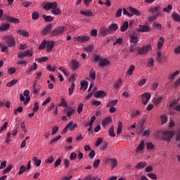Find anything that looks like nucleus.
Here are the masks:
<instances>
[{
	"label": "nucleus",
	"mask_w": 180,
	"mask_h": 180,
	"mask_svg": "<svg viewBox=\"0 0 180 180\" xmlns=\"http://www.w3.org/2000/svg\"><path fill=\"white\" fill-rule=\"evenodd\" d=\"M174 134H175V131H158L155 134V137H157V139H161V136H162V139L166 140L167 141H169V140H171V139H172L174 136Z\"/></svg>",
	"instance_id": "f257e3e1"
},
{
	"label": "nucleus",
	"mask_w": 180,
	"mask_h": 180,
	"mask_svg": "<svg viewBox=\"0 0 180 180\" xmlns=\"http://www.w3.org/2000/svg\"><path fill=\"white\" fill-rule=\"evenodd\" d=\"M160 6H156L151 8L148 10V12H152V13L155 15L149 17V20L153 21L157 19L158 16H160L161 13H162V11H160Z\"/></svg>",
	"instance_id": "f03ea898"
},
{
	"label": "nucleus",
	"mask_w": 180,
	"mask_h": 180,
	"mask_svg": "<svg viewBox=\"0 0 180 180\" xmlns=\"http://www.w3.org/2000/svg\"><path fill=\"white\" fill-rule=\"evenodd\" d=\"M151 49L150 44L143 46L138 49V54H139V56H146V54H148V52L151 51Z\"/></svg>",
	"instance_id": "7ed1b4c3"
},
{
	"label": "nucleus",
	"mask_w": 180,
	"mask_h": 180,
	"mask_svg": "<svg viewBox=\"0 0 180 180\" xmlns=\"http://www.w3.org/2000/svg\"><path fill=\"white\" fill-rule=\"evenodd\" d=\"M5 43L8 44V47H13L16 44L15 39L12 36H6L4 37Z\"/></svg>",
	"instance_id": "20e7f679"
},
{
	"label": "nucleus",
	"mask_w": 180,
	"mask_h": 180,
	"mask_svg": "<svg viewBox=\"0 0 180 180\" xmlns=\"http://www.w3.org/2000/svg\"><path fill=\"white\" fill-rule=\"evenodd\" d=\"M32 57L33 56V50H26L24 52H19L18 53V58H23V57Z\"/></svg>",
	"instance_id": "39448f33"
},
{
	"label": "nucleus",
	"mask_w": 180,
	"mask_h": 180,
	"mask_svg": "<svg viewBox=\"0 0 180 180\" xmlns=\"http://www.w3.org/2000/svg\"><path fill=\"white\" fill-rule=\"evenodd\" d=\"M64 32H65V27H59L55 29L54 30H53L51 32V36H58V35L61 34L62 33H64Z\"/></svg>",
	"instance_id": "423d86ee"
},
{
	"label": "nucleus",
	"mask_w": 180,
	"mask_h": 180,
	"mask_svg": "<svg viewBox=\"0 0 180 180\" xmlns=\"http://www.w3.org/2000/svg\"><path fill=\"white\" fill-rule=\"evenodd\" d=\"M144 148H146V143H144V141H142L136 148V154L137 155H139V154H143Z\"/></svg>",
	"instance_id": "0eeeda50"
},
{
	"label": "nucleus",
	"mask_w": 180,
	"mask_h": 180,
	"mask_svg": "<svg viewBox=\"0 0 180 180\" xmlns=\"http://www.w3.org/2000/svg\"><path fill=\"white\" fill-rule=\"evenodd\" d=\"M151 98V94L150 93H144L141 95L142 103L143 105H147L148 103V101H150Z\"/></svg>",
	"instance_id": "6e6552de"
},
{
	"label": "nucleus",
	"mask_w": 180,
	"mask_h": 180,
	"mask_svg": "<svg viewBox=\"0 0 180 180\" xmlns=\"http://www.w3.org/2000/svg\"><path fill=\"white\" fill-rule=\"evenodd\" d=\"M57 6H58L57 2H52V3L46 4L44 6V9H45V11H50V9H52L53 11V9H56Z\"/></svg>",
	"instance_id": "1a4fd4ad"
},
{
	"label": "nucleus",
	"mask_w": 180,
	"mask_h": 180,
	"mask_svg": "<svg viewBox=\"0 0 180 180\" xmlns=\"http://www.w3.org/2000/svg\"><path fill=\"white\" fill-rule=\"evenodd\" d=\"M69 65L72 68V70H73L74 71H75V70H78V68H79V63L77 60H72L70 63Z\"/></svg>",
	"instance_id": "9d476101"
},
{
	"label": "nucleus",
	"mask_w": 180,
	"mask_h": 180,
	"mask_svg": "<svg viewBox=\"0 0 180 180\" xmlns=\"http://www.w3.org/2000/svg\"><path fill=\"white\" fill-rule=\"evenodd\" d=\"M136 30L141 33H147L150 31V27L148 25H139Z\"/></svg>",
	"instance_id": "9b49d317"
},
{
	"label": "nucleus",
	"mask_w": 180,
	"mask_h": 180,
	"mask_svg": "<svg viewBox=\"0 0 180 180\" xmlns=\"http://www.w3.org/2000/svg\"><path fill=\"white\" fill-rule=\"evenodd\" d=\"M49 110L52 112L53 115H58V108L54 103H52L49 107Z\"/></svg>",
	"instance_id": "f8f14e48"
},
{
	"label": "nucleus",
	"mask_w": 180,
	"mask_h": 180,
	"mask_svg": "<svg viewBox=\"0 0 180 180\" xmlns=\"http://www.w3.org/2000/svg\"><path fill=\"white\" fill-rule=\"evenodd\" d=\"M129 41H130V43L136 44V43H139V37L136 34H131L129 36Z\"/></svg>",
	"instance_id": "ddd939ff"
},
{
	"label": "nucleus",
	"mask_w": 180,
	"mask_h": 180,
	"mask_svg": "<svg viewBox=\"0 0 180 180\" xmlns=\"http://www.w3.org/2000/svg\"><path fill=\"white\" fill-rule=\"evenodd\" d=\"M77 126H78L76 123H74V122L70 121L68 124L67 127H68L70 131H74L75 128H77Z\"/></svg>",
	"instance_id": "4468645a"
},
{
	"label": "nucleus",
	"mask_w": 180,
	"mask_h": 180,
	"mask_svg": "<svg viewBox=\"0 0 180 180\" xmlns=\"http://www.w3.org/2000/svg\"><path fill=\"white\" fill-rule=\"evenodd\" d=\"M37 70V63H34L33 65H30L27 68L26 73L30 74V72H33V71H36Z\"/></svg>",
	"instance_id": "2eb2a0df"
},
{
	"label": "nucleus",
	"mask_w": 180,
	"mask_h": 180,
	"mask_svg": "<svg viewBox=\"0 0 180 180\" xmlns=\"http://www.w3.org/2000/svg\"><path fill=\"white\" fill-rule=\"evenodd\" d=\"M110 123H112V117H107L104 118L102 121V125L104 126V127H106L108 124H110Z\"/></svg>",
	"instance_id": "dca6fc26"
},
{
	"label": "nucleus",
	"mask_w": 180,
	"mask_h": 180,
	"mask_svg": "<svg viewBox=\"0 0 180 180\" xmlns=\"http://www.w3.org/2000/svg\"><path fill=\"white\" fill-rule=\"evenodd\" d=\"M52 25H48L41 32V34L46 36V34H49L50 32H51Z\"/></svg>",
	"instance_id": "f3484780"
},
{
	"label": "nucleus",
	"mask_w": 180,
	"mask_h": 180,
	"mask_svg": "<svg viewBox=\"0 0 180 180\" xmlns=\"http://www.w3.org/2000/svg\"><path fill=\"white\" fill-rule=\"evenodd\" d=\"M89 41V37L88 36H79L77 37V41L79 43H85V41Z\"/></svg>",
	"instance_id": "a211bd4d"
},
{
	"label": "nucleus",
	"mask_w": 180,
	"mask_h": 180,
	"mask_svg": "<svg viewBox=\"0 0 180 180\" xmlns=\"http://www.w3.org/2000/svg\"><path fill=\"white\" fill-rule=\"evenodd\" d=\"M75 114V109L72 107H68V111L66 112V115L68 117H71L72 115Z\"/></svg>",
	"instance_id": "6ab92c4d"
},
{
	"label": "nucleus",
	"mask_w": 180,
	"mask_h": 180,
	"mask_svg": "<svg viewBox=\"0 0 180 180\" xmlns=\"http://www.w3.org/2000/svg\"><path fill=\"white\" fill-rule=\"evenodd\" d=\"M54 44H56L54 41L46 42V51H48V53L53 50Z\"/></svg>",
	"instance_id": "aec40b11"
},
{
	"label": "nucleus",
	"mask_w": 180,
	"mask_h": 180,
	"mask_svg": "<svg viewBox=\"0 0 180 180\" xmlns=\"http://www.w3.org/2000/svg\"><path fill=\"white\" fill-rule=\"evenodd\" d=\"M180 71L179 70H176L174 72H172L169 75V81H174L175 79V77L176 75H179Z\"/></svg>",
	"instance_id": "412c9836"
},
{
	"label": "nucleus",
	"mask_w": 180,
	"mask_h": 180,
	"mask_svg": "<svg viewBox=\"0 0 180 180\" xmlns=\"http://www.w3.org/2000/svg\"><path fill=\"white\" fill-rule=\"evenodd\" d=\"M24 96H25V104L28 103V102L30 101V92L29 90H25L23 92Z\"/></svg>",
	"instance_id": "4be33fe9"
},
{
	"label": "nucleus",
	"mask_w": 180,
	"mask_h": 180,
	"mask_svg": "<svg viewBox=\"0 0 180 180\" xmlns=\"http://www.w3.org/2000/svg\"><path fill=\"white\" fill-rule=\"evenodd\" d=\"M165 41V39H164V37H160V39L158 40V50H161L162 49V46H164V43Z\"/></svg>",
	"instance_id": "5701e85b"
},
{
	"label": "nucleus",
	"mask_w": 180,
	"mask_h": 180,
	"mask_svg": "<svg viewBox=\"0 0 180 180\" xmlns=\"http://www.w3.org/2000/svg\"><path fill=\"white\" fill-rule=\"evenodd\" d=\"M117 102H119V101L117 99L112 100L111 101L108 102L106 104V107L112 108V107L116 106V105H117Z\"/></svg>",
	"instance_id": "b1692460"
},
{
	"label": "nucleus",
	"mask_w": 180,
	"mask_h": 180,
	"mask_svg": "<svg viewBox=\"0 0 180 180\" xmlns=\"http://www.w3.org/2000/svg\"><path fill=\"white\" fill-rule=\"evenodd\" d=\"M28 63L29 60H27V59H18L16 62V64H18V65H27Z\"/></svg>",
	"instance_id": "393cba45"
},
{
	"label": "nucleus",
	"mask_w": 180,
	"mask_h": 180,
	"mask_svg": "<svg viewBox=\"0 0 180 180\" xmlns=\"http://www.w3.org/2000/svg\"><path fill=\"white\" fill-rule=\"evenodd\" d=\"M99 65L101 67H106V65H109V60L107 58L101 59L99 62Z\"/></svg>",
	"instance_id": "a878e982"
},
{
	"label": "nucleus",
	"mask_w": 180,
	"mask_h": 180,
	"mask_svg": "<svg viewBox=\"0 0 180 180\" xmlns=\"http://www.w3.org/2000/svg\"><path fill=\"white\" fill-rule=\"evenodd\" d=\"M6 20L8 22H11L12 23H19V22H20L18 18H15L12 16L6 17Z\"/></svg>",
	"instance_id": "bb28decb"
},
{
	"label": "nucleus",
	"mask_w": 180,
	"mask_h": 180,
	"mask_svg": "<svg viewBox=\"0 0 180 180\" xmlns=\"http://www.w3.org/2000/svg\"><path fill=\"white\" fill-rule=\"evenodd\" d=\"M129 12L133 13V15H136V16H140V15H141L140 11H139V10H137L133 7H129Z\"/></svg>",
	"instance_id": "cd10ccee"
},
{
	"label": "nucleus",
	"mask_w": 180,
	"mask_h": 180,
	"mask_svg": "<svg viewBox=\"0 0 180 180\" xmlns=\"http://www.w3.org/2000/svg\"><path fill=\"white\" fill-rule=\"evenodd\" d=\"M9 27H11V25L6 23V24H2L0 26V32H5V30H8V29H9Z\"/></svg>",
	"instance_id": "c85d7f7f"
},
{
	"label": "nucleus",
	"mask_w": 180,
	"mask_h": 180,
	"mask_svg": "<svg viewBox=\"0 0 180 180\" xmlns=\"http://www.w3.org/2000/svg\"><path fill=\"white\" fill-rule=\"evenodd\" d=\"M94 96L95 98H101V96H105L106 94H105V91H96Z\"/></svg>",
	"instance_id": "c756f323"
},
{
	"label": "nucleus",
	"mask_w": 180,
	"mask_h": 180,
	"mask_svg": "<svg viewBox=\"0 0 180 180\" xmlns=\"http://www.w3.org/2000/svg\"><path fill=\"white\" fill-rule=\"evenodd\" d=\"M170 108L180 112V105H176V103L175 102L170 104Z\"/></svg>",
	"instance_id": "7c9ffc66"
},
{
	"label": "nucleus",
	"mask_w": 180,
	"mask_h": 180,
	"mask_svg": "<svg viewBox=\"0 0 180 180\" xmlns=\"http://www.w3.org/2000/svg\"><path fill=\"white\" fill-rule=\"evenodd\" d=\"M122 84H123L122 79H119L113 85L114 89H118L120 86H121Z\"/></svg>",
	"instance_id": "2f4dec72"
},
{
	"label": "nucleus",
	"mask_w": 180,
	"mask_h": 180,
	"mask_svg": "<svg viewBox=\"0 0 180 180\" xmlns=\"http://www.w3.org/2000/svg\"><path fill=\"white\" fill-rule=\"evenodd\" d=\"M18 34H20V36H22V37H29V32L25 30H18L17 32Z\"/></svg>",
	"instance_id": "473e14b6"
},
{
	"label": "nucleus",
	"mask_w": 180,
	"mask_h": 180,
	"mask_svg": "<svg viewBox=\"0 0 180 180\" xmlns=\"http://www.w3.org/2000/svg\"><path fill=\"white\" fill-rule=\"evenodd\" d=\"M145 167H147V163L146 162H141L137 164L135 168L136 169H141V168H145Z\"/></svg>",
	"instance_id": "72a5a7b5"
},
{
	"label": "nucleus",
	"mask_w": 180,
	"mask_h": 180,
	"mask_svg": "<svg viewBox=\"0 0 180 180\" xmlns=\"http://www.w3.org/2000/svg\"><path fill=\"white\" fill-rule=\"evenodd\" d=\"M123 44V39L119 37L116 39L115 41L113 42V46H122Z\"/></svg>",
	"instance_id": "f704fd0d"
},
{
	"label": "nucleus",
	"mask_w": 180,
	"mask_h": 180,
	"mask_svg": "<svg viewBox=\"0 0 180 180\" xmlns=\"http://www.w3.org/2000/svg\"><path fill=\"white\" fill-rule=\"evenodd\" d=\"M151 134V128H146L142 134L143 137H148Z\"/></svg>",
	"instance_id": "c9c22d12"
},
{
	"label": "nucleus",
	"mask_w": 180,
	"mask_h": 180,
	"mask_svg": "<svg viewBox=\"0 0 180 180\" xmlns=\"http://www.w3.org/2000/svg\"><path fill=\"white\" fill-rule=\"evenodd\" d=\"M160 122H161V124H165V123L168 122V117H167V115H162L160 116Z\"/></svg>",
	"instance_id": "e433bc0d"
},
{
	"label": "nucleus",
	"mask_w": 180,
	"mask_h": 180,
	"mask_svg": "<svg viewBox=\"0 0 180 180\" xmlns=\"http://www.w3.org/2000/svg\"><path fill=\"white\" fill-rule=\"evenodd\" d=\"M129 29V22L125 21L121 27V32H126Z\"/></svg>",
	"instance_id": "4c0bfd02"
},
{
	"label": "nucleus",
	"mask_w": 180,
	"mask_h": 180,
	"mask_svg": "<svg viewBox=\"0 0 180 180\" xmlns=\"http://www.w3.org/2000/svg\"><path fill=\"white\" fill-rule=\"evenodd\" d=\"M119 29V27L117 26V24L112 23L111 24L109 27H108V30H111V31H115Z\"/></svg>",
	"instance_id": "58836bf2"
},
{
	"label": "nucleus",
	"mask_w": 180,
	"mask_h": 180,
	"mask_svg": "<svg viewBox=\"0 0 180 180\" xmlns=\"http://www.w3.org/2000/svg\"><path fill=\"white\" fill-rule=\"evenodd\" d=\"M89 83L86 81H83L81 82V89H84V91L88 89Z\"/></svg>",
	"instance_id": "ea45409f"
},
{
	"label": "nucleus",
	"mask_w": 180,
	"mask_h": 180,
	"mask_svg": "<svg viewBox=\"0 0 180 180\" xmlns=\"http://www.w3.org/2000/svg\"><path fill=\"white\" fill-rule=\"evenodd\" d=\"M161 102H162V96H160L158 98H155L153 99V103H155V105H160V103H161Z\"/></svg>",
	"instance_id": "a19ab883"
},
{
	"label": "nucleus",
	"mask_w": 180,
	"mask_h": 180,
	"mask_svg": "<svg viewBox=\"0 0 180 180\" xmlns=\"http://www.w3.org/2000/svg\"><path fill=\"white\" fill-rule=\"evenodd\" d=\"M134 65H131L129 66V70L127 71V75H133V71H134Z\"/></svg>",
	"instance_id": "79ce46f5"
},
{
	"label": "nucleus",
	"mask_w": 180,
	"mask_h": 180,
	"mask_svg": "<svg viewBox=\"0 0 180 180\" xmlns=\"http://www.w3.org/2000/svg\"><path fill=\"white\" fill-rule=\"evenodd\" d=\"M51 13H53L55 15H61V10L56 7L51 10Z\"/></svg>",
	"instance_id": "37998d69"
},
{
	"label": "nucleus",
	"mask_w": 180,
	"mask_h": 180,
	"mask_svg": "<svg viewBox=\"0 0 180 180\" xmlns=\"http://www.w3.org/2000/svg\"><path fill=\"white\" fill-rule=\"evenodd\" d=\"M33 161H34L36 167H40V165H41V160L37 159V157H34Z\"/></svg>",
	"instance_id": "c03bdc74"
},
{
	"label": "nucleus",
	"mask_w": 180,
	"mask_h": 180,
	"mask_svg": "<svg viewBox=\"0 0 180 180\" xmlns=\"http://www.w3.org/2000/svg\"><path fill=\"white\" fill-rule=\"evenodd\" d=\"M109 134L111 137H115L116 134H115V126L112 125L109 130Z\"/></svg>",
	"instance_id": "a18cd8bd"
},
{
	"label": "nucleus",
	"mask_w": 180,
	"mask_h": 180,
	"mask_svg": "<svg viewBox=\"0 0 180 180\" xmlns=\"http://www.w3.org/2000/svg\"><path fill=\"white\" fill-rule=\"evenodd\" d=\"M43 18H44V20L46 22H53V20H54V18L51 17V15H44Z\"/></svg>",
	"instance_id": "49530a36"
},
{
	"label": "nucleus",
	"mask_w": 180,
	"mask_h": 180,
	"mask_svg": "<svg viewBox=\"0 0 180 180\" xmlns=\"http://www.w3.org/2000/svg\"><path fill=\"white\" fill-rule=\"evenodd\" d=\"M58 70H60V71H62L63 72V74H65V75H66V77H68V75H70V72H68V70H67L65 68L60 67L58 68Z\"/></svg>",
	"instance_id": "de8ad7c7"
},
{
	"label": "nucleus",
	"mask_w": 180,
	"mask_h": 180,
	"mask_svg": "<svg viewBox=\"0 0 180 180\" xmlns=\"http://www.w3.org/2000/svg\"><path fill=\"white\" fill-rule=\"evenodd\" d=\"M89 77L91 79H95L96 78V73L95 72V70L94 69H91L89 73Z\"/></svg>",
	"instance_id": "09e8293b"
},
{
	"label": "nucleus",
	"mask_w": 180,
	"mask_h": 180,
	"mask_svg": "<svg viewBox=\"0 0 180 180\" xmlns=\"http://www.w3.org/2000/svg\"><path fill=\"white\" fill-rule=\"evenodd\" d=\"M15 84H18V79H14L10 82L7 83V86H8V88H11V86H13V85H15Z\"/></svg>",
	"instance_id": "8fccbe9b"
},
{
	"label": "nucleus",
	"mask_w": 180,
	"mask_h": 180,
	"mask_svg": "<svg viewBox=\"0 0 180 180\" xmlns=\"http://www.w3.org/2000/svg\"><path fill=\"white\" fill-rule=\"evenodd\" d=\"M95 120H96V117H95L94 115L91 117V120L89 122V123H86L85 126L88 127V126H92L94 124V122H95Z\"/></svg>",
	"instance_id": "3c124183"
},
{
	"label": "nucleus",
	"mask_w": 180,
	"mask_h": 180,
	"mask_svg": "<svg viewBox=\"0 0 180 180\" xmlns=\"http://www.w3.org/2000/svg\"><path fill=\"white\" fill-rule=\"evenodd\" d=\"M123 129V125L121 122H118V127L117 129V134H120L122 133V129Z\"/></svg>",
	"instance_id": "603ef678"
},
{
	"label": "nucleus",
	"mask_w": 180,
	"mask_h": 180,
	"mask_svg": "<svg viewBox=\"0 0 180 180\" xmlns=\"http://www.w3.org/2000/svg\"><path fill=\"white\" fill-rule=\"evenodd\" d=\"M109 161L111 164L112 169H113L117 165V162L115 159H110Z\"/></svg>",
	"instance_id": "864d4df0"
},
{
	"label": "nucleus",
	"mask_w": 180,
	"mask_h": 180,
	"mask_svg": "<svg viewBox=\"0 0 180 180\" xmlns=\"http://www.w3.org/2000/svg\"><path fill=\"white\" fill-rule=\"evenodd\" d=\"M12 165H8L3 172V174L5 175V174H8V172H11L12 171Z\"/></svg>",
	"instance_id": "5fc2aeb1"
},
{
	"label": "nucleus",
	"mask_w": 180,
	"mask_h": 180,
	"mask_svg": "<svg viewBox=\"0 0 180 180\" xmlns=\"http://www.w3.org/2000/svg\"><path fill=\"white\" fill-rule=\"evenodd\" d=\"M172 18L174 20V22H180V15L176 13H174L172 15Z\"/></svg>",
	"instance_id": "6e6d98bb"
},
{
	"label": "nucleus",
	"mask_w": 180,
	"mask_h": 180,
	"mask_svg": "<svg viewBox=\"0 0 180 180\" xmlns=\"http://www.w3.org/2000/svg\"><path fill=\"white\" fill-rule=\"evenodd\" d=\"M147 65L149 68H152V67H154V59L150 58L148 61Z\"/></svg>",
	"instance_id": "4d7b16f0"
},
{
	"label": "nucleus",
	"mask_w": 180,
	"mask_h": 180,
	"mask_svg": "<svg viewBox=\"0 0 180 180\" xmlns=\"http://www.w3.org/2000/svg\"><path fill=\"white\" fill-rule=\"evenodd\" d=\"M46 45H47V41H43L39 46V50H44V49H46Z\"/></svg>",
	"instance_id": "13d9d810"
},
{
	"label": "nucleus",
	"mask_w": 180,
	"mask_h": 180,
	"mask_svg": "<svg viewBox=\"0 0 180 180\" xmlns=\"http://www.w3.org/2000/svg\"><path fill=\"white\" fill-rule=\"evenodd\" d=\"M75 89V84L72 83L71 85V87L69 88V95L71 96L72 95V93L74 92V90Z\"/></svg>",
	"instance_id": "bf43d9fd"
},
{
	"label": "nucleus",
	"mask_w": 180,
	"mask_h": 180,
	"mask_svg": "<svg viewBox=\"0 0 180 180\" xmlns=\"http://www.w3.org/2000/svg\"><path fill=\"white\" fill-rule=\"evenodd\" d=\"M163 11L165 12H167V13H169V12H171V11H172V5L169 4L168 6H167L165 8H163Z\"/></svg>",
	"instance_id": "052dcab7"
},
{
	"label": "nucleus",
	"mask_w": 180,
	"mask_h": 180,
	"mask_svg": "<svg viewBox=\"0 0 180 180\" xmlns=\"http://www.w3.org/2000/svg\"><path fill=\"white\" fill-rule=\"evenodd\" d=\"M146 148L147 150H154V146L153 145V143L151 142L146 143Z\"/></svg>",
	"instance_id": "680f3d73"
},
{
	"label": "nucleus",
	"mask_w": 180,
	"mask_h": 180,
	"mask_svg": "<svg viewBox=\"0 0 180 180\" xmlns=\"http://www.w3.org/2000/svg\"><path fill=\"white\" fill-rule=\"evenodd\" d=\"M39 16H40V15L37 11L32 13V19L34 20H37V19H39Z\"/></svg>",
	"instance_id": "e2e57ef3"
},
{
	"label": "nucleus",
	"mask_w": 180,
	"mask_h": 180,
	"mask_svg": "<svg viewBox=\"0 0 180 180\" xmlns=\"http://www.w3.org/2000/svg\"><path fill=\"white\" fill-rule=\"evenodd\" d=\"M25 171H26V167L22 165L20 167V170L18 172V175H22V174H23V172H25Z\"/></svg>",
	"instance_id": "0e129e2a"
},
{
	"label": "nucleus",
	"mask_w": 180,
	"mask_h": 180,
	"mask_svg": "<svg viewBox=\"0 0 180 180\" xmlns=\"http://www.w3.org/2000/svg\"><path fill=\"white\" fill-rule=\"evenodd\" d=\"M146 82H147V79H141V80L139 82L138 86H143V85H144Z\"/></svg>",
	"instance_id": "69168bd1"
},
{
	"label": "nucleus",
	"mask_w": 180,
	"mask_h": 180,
	"mask_svg": "<svg viewBox=\"0 0 180 180\" xmlns=\"http://www.w3.org/2000/svg\"><path fill=\"white\" fill-rule=\"evenodd\" d=\"M82 109H84V103H81L77 108V112L82 113Z\"/></svg>",
	"instance_id": "338daca9"
},
{
	"label": "nucleus",
	"mask_w": 180,
	"mask_h": 180,
	"mask_svg": "<svg viewBox=\"0 0 180 180\" xmlns=\"http://www.w3.org/2000/svg\"><path fill=\"white\" fill-rule=\"evenodd\" d=\"M179 85H180V77L176 79L174 81V88H178V86H179Z\"/></svg>",
	"instance_id": "774afa93"
}]
</instances>
